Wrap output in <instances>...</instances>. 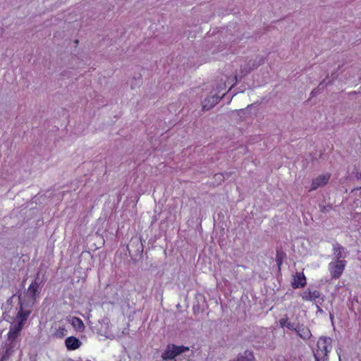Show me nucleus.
Masks as SVG:
<instances>
[{"instance_id":"obj_1","label":"nucleus","mask_w":361,"mask_h":361,"mask_svg":"<svg viewBox=\"0 0 361 361\" xmlns=\"http://www.w3.org/2000/svg\"><path fill=\"white\" fill-rule=\"evenodd\" d=\"M17 331V329H9L7 338L2 346L0 361H8L14 352L19 348L20 334L18 333Z\"/></svg>"},{"instance_id":"obj_2","label":"nucleus","mask_w":361,"mask_h":361,"mask_svg":"<svg viewBox=\"0 0 361 361\" xmlns=\"http://www.w3.org/2000/svg\"><path fill=\"white\" fill-rule=\"evenodd\" d=\"M189 351V348L183 345L179 346L173 344L168 345L166 349L161 355L165 361H180L181 354Z\"/></svg>"},{"instance_id":"obj_3","label":"nucleus","mask_w":361,"mask_h":361,"mask_svg":"<svg viewBox=\"0 0 361 361\" xmlns=\"http://www.w3.org/2000/svg\"><path fill=\"white\" fill-rule=\"evenodd\" d=\"M331 342V339L326 337H320L317 342V349L314 351V359L323 360H328V354L330 350L328 348V344Z\"/></svg>"},{"instance_id":"obj_4","label":"nucleus","mask_w":361,"mask_h":361,"mask_svg":"<svg viewBox=\"0 0 361 361\" xmlns=\"http://www.w3.org/2000/svg\"><path fill=\"white\" fill-rule=\"evenodd\" d=\"M346 260L332 261L329 264L328 269L332 279H337L342 275L346 266Z\"/></svg>"},{"instance_id":"obj_5","label":"nucleus","mask_w":361,"mask_h":361,"mask_svg":"<svg viewBox=\"0 0 361 361\" xmlns=\"http://www.w3.org/2000/svg\"><path fill=\"white\" fill-rule=\"evenodd\" d=\"M30 314V310H24L23 309V306H22V304H21L20 305V309L18 311V312L17 314V317H17V322L15 323V324H12L10 326L9 329L13 330L15 329H18L17 332L20 334V332H21V331H22V329L23 328L25 322L27 319Z\"/></svg>"},{"instance_id":"obj_6","label":"nucleus","mask_w":361,"mask_h":361,"mask_svg":"<svg viewBox=\"0 0 361 361\" xmlns=\"http://www.w3.org/2000/svg\"><path fill=\"white\" fill-rule=\"evenodd\" d=\"M224 94H223V95L220 97L216 92L213 93V92H212L211 95L208 96L202 101V109L204 111H208L211 109L222 99Z\"/></svg>"},{"instance_id":"obj_7","label":"nucleus","mask_w":361,"mask_h":361,"mask_svg":"<svg viewBox=\"0 0 361 361\" xmlns=\"http://www.w3.org/2000/svg\"><path fill=\"white\" fill-rule=\"evenodd\" d=\"M262 63H263L262 56H257L255 61H250L248 63L245 64L244 66H241L240 72L243 73V75H245L247 73H249L252 70L257 68Z\"/></svg>"},{"instance_id":"obj_8","label":"nucleus","mask_w":361,"mask_h":361,"mask_svg":"<svg viewBox=\"0 0 361 361\" xmlns=\"http://www.w3.org/2000/svg\"><path fill=\"white\" fill-rule=\"evenodd\" d=\"M330 178V173L319 175L318 177L312 180L310 190H314L319 187L324 186L329 182Z\"/></svg>"},{"instance_id":"obj_9","label":"nucleus","mask_w":361,"mask_h":361,"mask_svg":"<svg viewBox=\"0 0 361 361\" xmlns=\"http://www.w3.org/2000/svg\"><path fill=\"white\" fill-rule=\"evenodd\" d=\"M295 332L300 338L304 341L309 340L312 336L309 327L304 325L303 324H300L298 323Z\"/></svg>"},{"instance_id":"obj_10","label":"nucleus","mask_w":361,"mask_h":361,"mask_svg":"<svg viewBox=\"0 0 361 361\" xmlns=\"http://www.w3.org/2000/svg\"><path fill=\"white\" fill-rule=\"evenodd\" d=\"M333 251L335 256L334 261L345 260V258L348 256L345 248L338 243L333 244Z\"/></svg>"},{"instance_id":"obj_11","label":"nucleus","mask_w":361,"mask_h":361,"mask_svg":"<svg viewBox=\"0 0 361 361\" xmlns=\"http://www.w3.org/2000/svg\"><path fill=\"white\" fill-rule=\"evenodd\" d=\"M27 293L28 296L31 297L32 301L34 302L37 296H38L39 294V283L37 281V280L31 283L27 289Z\"/></svg>"},{"instance_id":"obj_12","label":"nucleus","mask_w":361,"mask_h":361,"mask_svg":"<svg viewBox=\"0 0 361 361\" xmlns=\"http://www.w3.org/2000/svg\"><path fill=\"white\" fill-rule=\"evenodd\" d=\"M66 346L68 350H75L78 349L80 345V341L74 336H69L65 341Z\"/></svg>"},{"instance_id":"obj_13","label":"nucleus","mask_w":361,"mask_h":361,"mask_svg":"<svg viewBox=\"0 0 361 361\" xmlns=\"http://www.w3.org/2000/svg\"><path fill=\"white\" fill-rule=\"evenodd\" d=\"M306 284V278L303 274L296 273L293 281H292V286L293 288H298L299 287H304Z\"/></svg>"},{"instance_id":"obj_14","label":"nucleus","mask_w":361,"mask_h":361,"mask_svg":"<svg viewBox=\"0 0 361 361\" xmlns=\"http://www.w3.org/2000/svg\"><path fill=\"white\" fill-rule=\"evenodd\" d=\"M238 361H254V355L252 352L246 350L243 355L237 357Z\"/></svg>"},{"instance_id":"obj_15","label":"nucleus","mask_w":361,"mask_h":361,"mask_svg":"<svg viewBox=\"0 0 361 361\" xmlns=\"http://www.w3.org/2000/svg\"><path fill=\"white\" fill-rule=\"evenodd\" d=\"M72 325L78 330H82L85 328L82 321L78 317H73L72 319Z\"/></svg>"},{"instance_id":"obj_16","label":"nucleus","mask_w":361,"mask_h":361,"mask_svg":"<svg viewBox=\"0 0 361 361\" xmlns=\"http://www.w3.org/2000/svg\"><path fill=\"white\" fill-rule=\"evenodd\" d=\"M324 82H325V80H324L323 81H322L319 85H318L317 87L313 89L310 93V97H315L316 95L319 94L320 92H321V90H322L324 87Z\"/></svg>"},{"instance_id":"obj_17","label":"nucleus","mask_w":361,"mask_h":361,"mask_svg":"<svg viewBox=\"0 0 361 361\" xmlns=\"http://www.w3.org/2000/svg\"><path fill=\"white\" fill-rule=\"evenodd\" d=\"M227 87L226 80H224L223 78L221 79V81L219 83L217 84L216 87V92L218 94L221 92L222 90H224Z\"/></svg>"},{"instance_id":"obj_18","label":"nucleus","mask_w":361,"mask_h":361,"mask_svg":"<svg viewBox=\"0 0 361 361\" xmlns=\"http://www.w3.org/2000/svg\"><path fill=\"white\" fill-rule=\"evenodd\" d=\"M320 296H321V293L319 291H318V290L311 291L310 290V297L308 298H309V300L315 301L316 299L319 298Z\"/></svg>"},{"instance_id":"obj_19","label":"nucleus","mask_w":361,"mask_h":361,"mask_svg":"<svg viewBox=\"0 0 361 361\" xmlns=\"http://www.w3.org/2000/svg\"><path fill=\"white\" fill-rule=\"evenodd\" d=\"M283 255L284 254L282 252H280L279 250H277V252H276V261L277 265H278L279 269H280V266L282 264V259H283Z\"/></svg>"},{"instance_id":"obj_20","label":"nucleus","mask_w":361,"mask_h":361,"mask_svg":"<svg viewBox=\"0 0 361 361\" xmlns=\"http://www.w3.org/2000/svg\"><path fill=\"white\" fill-rule=\"evenodd\" d=\"M66 332H67V331L65 328L59 327L56 330V335L59 337L62 338L66 335Z\"/></svg>"},{"instance_id":"obj_21","label":"nucleus","mask_w":361,"mask_h":361,"mask_svg":"<svg viewBox=\"0 0 361 361\" xmlns=\"http://www.w3.org/2000/svg\"><path fill=\"white\" fill-rule=\"evenodd\" d=\"M289 320H288V318L286 315H285V317H282L281 319H280L279 320V324L281 327H286V325H287V323H288Z\"/></svg>"},{"instance_id":"obj_22","label":"nucleus","mask_w":361,"mask_h":361,"mask_svg":"<svg viewBox=\"0 0 361 361\" xmlns=\"http://www.w3.org/2000/svg\"><path fill=\"white\" fill-rule=\"evenodd\" d=\"M319 207H320V211L322 213H328L332 209L331 206H330V205H324V206L320 205Z\"/></svg>"},{"instance_id":"obj_23","label":"nucleus","mask_w":361,"mask_h":361,"mask_svg":"<svg viewBox=\"0 0 361 361\" xmlns=\"http://www.w3.org/2000/svg\"><path fill=\"white\" fill-rule=\"evenodd\" d=\"M286 327L288 328V329L291 330V331H295V329L297 327V324H295L294 322H290L289 321L288 323H287V325H286Z\"/></svg>"},{"instance_id":"obj_24","label":"nucleus","mask_w":361,"mask_h":361,"mask_svg":"<svg viewBox=\"0 0 361 361\" xmlns=\"http://www.w3.org/2000/svg\"><path fill=\"white\" fill-rule=\"evenodd\" d=\"M310 297V290L305 291L302 295V298L305 300H309V298Z\"/></svg>"},{"instance_id":"obj_25","label":"nucleus","mask_w":361,"mask_h":361,"mask_svg":"<svg viewBox=\"0 0 361 361\" xmlns=\"http://www.w3.org/2000/svg\"><path fill=\"white\" fill-rule=\"evenodd\" d=\"M214 178H215L216 180H220V181H221V180H222L224 178V176H223V174H222V173H217V174H215Z\"/></svg>"},{"instance_id":"obj_26","label":"nucleus","mask_w":361,"mask_h":361,"mask_svg":"<svg viewBox=\"0 0 361 361\" xmlns=\"http://www.w3.org/2000/svg\"><path fill=\"white\" fill-rule=\"evenodd\" d=\"M237 82V75H235L232 79L231 81H228V83L230 85L233 82L231 87Z\"/></svg>"},{"instance_id":"obj_27","label":"nucleus","mask_w":361,"mask_h":361,"mask_svg":"<svg viewBox=\"0 0 361 361\" xmlns=\"http://www.w3.org/2000/svg\"><path fill=\"white\" fill-rule=\"evenodd\" d=\"M317 312H322V310L318 305H317Z\"/></svg>"},{"instance_id":"obj_28","label":"nucleus","mask_w":361,"mask_h":361,"mask_svg":"<svg viewBox=\"0 0 361 361\" xmlns=\"http://www.w3.org/2000/svg\"><path fill=\"white\" fill-rule=\"evenodd\" d=\"M315 361H326V360H319V359H315Z\"/></svg>"},{"instance_id":"obj_29","label":"nucleus","mask_w":361,"mask_h":361,"mask_svg":"<svg viewBox=\"0 0 361 361\" xmlns=\"http://www.w3.org/2000/svg\"><path fill=\"white\" fill-rule=\"evenodd\" d=\"M330 84H331V81H329L326 85H330Z\"/></svg>"},{"instance_id":"obj_30","label":"nucleus","mask_w":361,"mask_h":361,"mask_svg":"<svg viewBox=\"0 0 361 361\" xmlns=\"http://www.w3.org/2000/svg\"><path fill=\"white\" fill-rule=\"evenodd\" d=\"M360 176L361 177V172H360Z\"/></svg>"}]
</instances>
